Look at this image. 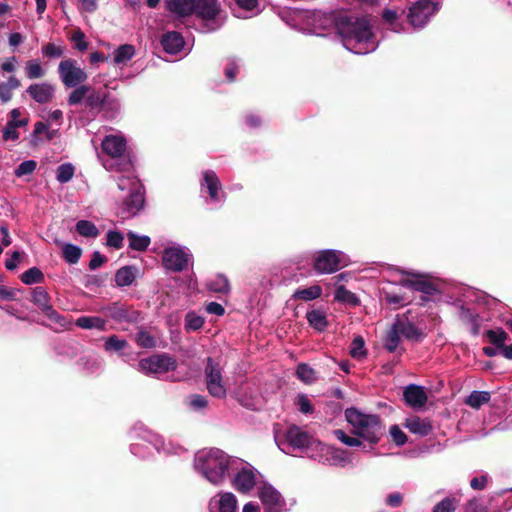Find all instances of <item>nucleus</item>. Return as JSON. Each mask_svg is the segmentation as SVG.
<instances>
[{
    "label": "nucleus",
    "mask_w": 512,
    "mask_h": 512,
    "mask_svg": "<svg viewBox=\"0 0 512 512\" xmlns=\"http://www.w3.org/2000/svg\"><path fill=\"white\" fill-rule=\"evenodd\" d=\"M296 376L306 384L316 380V372L306 363H300L296 368Z\"/></svg>",
    "instance_id": "46"
},
{
    "label": "nucleus",
    "mask_w": 512,
    "mask_h": 512,
    "mask_svg": "<svg viewBox=\"0 0 512 512\" xmlns=\"http://www.w3.org/2000/svg\"><path fill=\"white\" fill-rule=\"evenodd\" d=\"M130 438L133 440L130 450L137 457L146 458L152 454V450L168 452L164 440L143 426L134 427Z\"/></svg>",
    "instance_id": "8"
},
{
    "label": "nucleus",
    "mask_w": 512,
    "mask_h": 512,
    "mask_svg": "<svg viewBox=\"0 0 512 512\" xmlns=\"http://www.w3.org/2000/svg\"><path fill=\"white\" fill-rule=\"evenodd\" d=\"M200 193L207 203H212L215 207H221L226 198L221 181L213 170L202 172Z\"/></svg>",
    "instance_id": "12"
},
{
    "label": "nucleus",
    "mask_w": 512,
    "mask_h": 512,
    "mask_svg": "<svg viewBox=\"0 0 512 512\" xmlns=\"http://www.w3.org/2000/svg\"><path fill=\"white\" fill-rule=\"evenodd\" d=\"M127 239L129 241V247L135 251H145L150 243L151 239L147 235H139L133 231L127 233Z\"/></svg>",
    "instance_id": "35"
},
{
    "label": "nucleus",
    "mask_w": 512,
    "mask_h": 512,
    "mask_svg": "<svg viewBox=\"0 0 512 512\" xmlns=\"http://www.w3.org/2000/svg\"><path fill=\"white\" fill-rule=\"evenodd\" d=\"M296 405L303 414H311L314 411L313 405L309 397L305 394H299L296 399Z\"/></svg>",
    "instance_id": "59"
},
{
    "label": "nucleus",
    "mask_w": 512,
    "mask_h": 512,
    "mask_svg": "<svg viewBox=\"0 0 512 512\" xmlns=\"http://www.w3.org/2000/svg\"><path fill=\"white\" fill-rule=\"evenodd\" d=\"M306 319L309 325L318 332H323L328 326L326 313L320 309L307 311Z\"/></svg>",
    "instance_id": "29"
},
{
    "label": "nucleus",
    "mask_w": 512,
    "mask_h": 512,
    "mask_svg": "<svg viewBox=\"0 0 512 512\" xmlns=\"http://www.w3.org/2000/svg\"><path fill=\"white\" fill-rule=\"evenodd\" d=\"M194 2L195 0H165L166 9L178 17L193 14Z\"/></svg>",
    "instance_id": "26"
},
{
    "label": "nucleus",
    "mask_w": 512,
    "mask_h": 512,
    "mask_svg": "<svg viewBox=\"0 0 512 512\" xmlns=\"http://www.w3.org/2000/svg\"><path fill=\"white\" fill-rule=\"evenodd\" d=\"M176 368V359L165 353L143 358L137 365V370L146 376H157L174 371Z\"/></svg>",
    "instance_id": "14"
},
{
    "label": "nucleus",
    "mask_w": 512,
    "mask_h": 512,
    "mask_svg": "<svg viewBox=\"0 0 512 512\" xmlns=\"http://www.w3.org/2000/svg\"><path fill=\"white\" fill-rule=\"evenodd\" d=\"M25 75L28 79H40L46 75V70L42 67L38 59L28 60L24 68Z\"/></svg>",
    "instance_id": "39"
},
{
    "label": "nucleus",
    "mask_w": 512,
    "mask_h": 512,
    "mask_svg": "<svg viewBox=\"0 0 512 512\" xmlns=\"http://www.w3.org/2000/svg\"><path fill=\"white\" fill-rule=\"evenodd\" d=\"M402 273L411 275L413 277V279L402 280L401 281L402 286L411 288L415 291L424 293L426 295H433L435 293L436 288L434 287V285L432 283H430L429 281L421 278L418 274L411 273V272H404V271H402Z\"/></svg>",
    "instance_id": "24"
},
{
    "label": "nucleus",
    "mask_w": 512,
    "mask_h": 512,
    "mask_svg": "<svg viewBox=\"0 0 512 512\" xmlns=\"http://www.w3.org/2000/svg\"><path fill=\"white\" fill-rule=\"evenodd\" d=\"M455 505L451 498H445L437 503L433 509V512H454Z\"/></svg>",
    "instance_id": "64"
},
{
    "label": "nucleus",
    "mask_w": 512,
    "mask_h": 512,
    "mask_svg": "<svg viewBox=\"0 0 512 512\" xmlns=\"http://www.w3.org/2000/svg\"><path fill=\"white\" fill-rule=\"evenodd\" d=\"M403 397L407 405L414 409L422 408L427 402V394L422 386L410 384L404 388Z\"/></svg>",
    "instance_id": "22"
},
{
    "label": "nucleus",
    "mask_w": 512,
    "mask_h": 512,
    "mask_svg": "<svg viewBox=\"0 0 512 512\" xmlns=\"http://www.w3.org/2000/svg\"><path fill=\"white\" fill-rule=\"evenodd\" d=\"M3 139L5 141L12 140L16 141L19 138V132L17 131L16 125L14 122H7L5 127L3 128Z\"/></svg>",
    "instance_id": "63"
},
{
    "label": "nucleus",
    "mask_w": 512,
    "mask_h": 512,
    "mask_svg": "<svg viewBox=\"0 0 512 512\" xmlns=\"http://www.w3.org/2000/svg\"><path fill=\"white\" fill-rule=\"evenodd\" d=\"M49 294L45 288L38 286L32 290L31 301L52 321L60 323L62 317L54 310L49 303Z\"/></svg>",
    "instance_id": "20"
},
{
    "label": "nucleus",
    "mask_w": 512,
    "mask_h": 512,
    "mask_svg": "<svg viewBox=\"0 0 512 512\" xmlns=\"http://www.w3.org/2000/svg\"><path fill=\"white\" fill-rule=\"evenodd\" d=\"M73 88L74 90L68 96V104L73 106L86 101V96L90 92V86L83 83Z\"/></svg>",
    "instance_id": "42"
},
{
    "label": "nucleus",
    "mask_w": 512,
    "mask_h": 512,
    "mask_svg": "<svg viewBox=\"0 0 512 512\" xmlns=\"http://www.w3.org/2000/svg\"><path fill=\"white\" fill-rule=\"evenodd\" d=\"M138 269L134 266H124L117 270L115 274V284L118 287H127L135 281Z\"/></svg>",
    "instance_id": "27"
},
{
    "label": "nucleus",
    "mask_w": 512,
    "mask_h": 512,
    "mask_svg": "<svg viewBox=\"0 0 512 512\" xmlns=\"http://www.w3.org/2000/svg\"><path fill=\"white\" fill-rule=\"evenodd\" d=\"M348 264L347 256L339 250L319 251L314 258V269L318 274H331Z\"/></svg>",
    "instance_id": "15"
},
{
    "label": "nucleus",
    "mask_w": 512,
    "mask_h": 512,
    "mask_svg": "<svg viewBox=\"0 0 512 512\" xmlns=\"http://www.w3.org/2000/svg\"><path fill=\"white\" fill-rule=\"evenodd\" d=\"M81 249L73 244H66L63 247V257L69 264H75L81 257Z\"/></svg>",
    "instance_id": "55"
},
{
    "label": "nucleus",
    "mask_w": 512,
    "mask_h": 512,
    "mask_svg": "<svg viewBox=\"0 0 512 512\" xmlns=\"http://www.w3.org/2000/svg\"><path fill=\"white\" fill-rule=\"evenodd\" d=\"M55 88L47 82L31 84L26 93L37 103H48L54 96Z\"/></svg>",
    "instance_id": "21"
},
{
    "label": "nucleus",
    "mask_w": 512,
    "mask_h": 512,
    "mask_svg": "<svg viewBox=\"0 0 512 512\" xmlns=\"http://www.w3.org/2000/svg\"><path fill=\"white\" fill-rule=\"evenodd\" d=\"M350 355L357 360L363 359L366 356L365 342L361 336H357L353 339Z\"/></svg>",
    "instance_id": "53"
},
{
    "label": "nucleus",
    "mask_w": 512,
    "mask_h": 512,
    "mask_svg": "<svg viewBox=\"0 0 512 512\" xmlns=\"http://www.w3.org/2000/svg\"><path fill=\"white\" fill-rule=\"evenodd\" d=\"M345 418L351 426V433L369 444H377L384 432L381 420L376 414H366L357 408H347Z\"/></svg>",
    "instance_id": "4"
},
{
    "label": "nucleus",
    "mask_w": 512,
    "mask_h": 512,
    "mask_svg": "<svg viewBox=\"0 0 512 512\" xmlns=\"http://www.w3.org/2000/svg\"><path fill=\"white\" fill-rule=\"evenodd\" d=\"M390 436L397 446H403L407 442L406 434L397 425H392L389 429Z\"/></svg>",
    "instance_id": "61"
},
{
    "label": "nucleus",
    "mask_w": 512,
    "mask_h": 512,
    "mask_svg": "<svg viewBox=\"0 0 512 512\" xmlns=\"http://www.w3.org/2000/svg\"><path fill=\"white\" fill-rule=\"evenodd\" d=\"M206 287L209 291L215 293L228 294L230 292L229 280L222 274H218L214 278L210 279L206 283Z\"/></svg>",
    "instance_id": "31"
},
{
    "label": "nucleus",
    "mask_w": 512,
    "mask_h": 512,
    "mask_svg": "<svg viewBox=\"0 0 512 512\" xmlns=\"http://www.w3.org/2000/svg\"><path fill=\"white\" fill-rule=\"evenodd\" d=\"M103 155L99 160L107 171L126 173L117 178L119 190L127 192L117 210L122 219L136 216L144 206V187L140 180L132 175V161L126 152L127 142L122 135H107L101 142Z\"/></svg>",
    "instance_id": "1"
},
{
    "label": "nucleus",
    "mask_w": 512,
    "mask_h": 512,
    "mask_svg": "<svg viewBox=\"0 0 512 512\" xmlns=\"http://www.w3.org/2000/svg\"><path fill=\"white\" fill-rule=\"evenodd\" d=\"M400 341V333L397 327L394 325L388 332L385 337L384 346L389 352H394Z\"/></svg>",
    "instance_id": "54"
},
{
    "label": "nucleus",
    "mask_w": 512,
    "mask_h": 512,
    "mask_svg": "<svg viewBox=\"0 0 512 512\" xmlns=\"http://www.w3.org/2000/svg\"><path fill=\"white\" fill-rule=\"evenodd\" d=\"M123 234L118 231H109L107 233V245L115 249H120L123 246Z\"/></svg>",
    "instance_id": "62"
},
{
    "label": "nucleus",
    "mask_w": 512,
    "mask_h": 512,
    "mask_svg": "<svg viewBox=\"0 0 512 512\" xmlns=\"http://www.w3.org/2000/svg\"><path fill=\"white\" fill-rule=\"evenodd\" d=\"M334 299L337 302L352 306H357L360 303L358 297L353 292L347 290L343 285H337L334 293Z\"/></svg>",
    "instance_id": "38"
},
{
    "label": "nucleus",
    "mask_w": 512,
    "mask_h": 512,
    "mask_svg": "<svg viewBox=\"0 0 512 512\" xmlns=\"http://www.w3.org/2000/svg\"><path fill=\"white\" fill-rule=\"evenodd\" d=\"M75 168L71 163H63L56 170V179L59 183L65 184L72 180Z\"/></svg>",
    "instance_id": "47"
},
{
    "label": "nucleus",
    "mask_w": 512,
    "mask_h": 512,
    "mask_svg": "<svg viewBox=\"0 0 512 512\" xmlns=\"http://www.w3.org/2000/svg\"><path fill=\"white\" fill-rule=\"evenodd\" d=\"M258 497L264 507V512H283L285 500L281 493L270 483L263 481L258 487Z\"/></svg>",
    "instance_id": "17"
},
{
    "label": "nucleus",
    "mask_w": 512,
    "mask_h": 512,
    "mask_svg": "<svg viewBox=\"0 0 512 512\" xmlns=\"http://www.w3.org/2000/svg\"><path fill=\"white\" fill-rule=\"evenodd\" d=\"M337 440L348 447H360L363 445V440L355 435H348L345 431L337 429L333 431Z\"/></svg>",
    "instance_id": "44"
},
{
    "label": "nucleus",
    "mask_w": 512,
    "mask_h": 512,
    "mask_svg": "<svg viewBox=\"0 0 512 512\" xmlns=\"http://www.w3.org/2000/svg\"><path fill=\"white\" fill-rule=\"evenodd\" d=\"M79 365L87 373H96L103 368V360L94 354L86 355L80 358Z\"/></svg>",
    "instance_id": "34"
},
{
    "label": "nucleus",
    "mask_w": 512,
    "mask_h": 512,
    "mask_svg": "<svg viewBox=\"0 0 512 512\" xmlns=\"http://www.w3.org/2000/svg\"><path fill=\"white\" fill-rule=\"evenodd\" d=\"M487 337L491 344L501 350L505 346L508 334L503 329H494L487 331Z\"/></svg>",
    "instance_id": "50"
},
{
    "label": "nucleus",
    "mask_w": 512,
    "mask_h": 512,
    "mask_svg": "<svg viewBox=\"0 0 512 512\" xmlns=\"http://www.w3.org/2000/svg\"><path fill=\"white\" fill-rule=\"evenodd\" d=\"M322 295V288L319 285H312L306 288L297 289L293 298L296 300L312 301L319 298Z\"/></svg>",
    "instance_id": "36"
},
{
    "label": "nucleus",
    "mask_w": 512,
    "mask_h": 512,
    "mask_svg": "<svg viewBox=\"0 0 512 512\" xmlns=\"http://www.w3.org/2000/svg\"><path fill=\"white\" fill-rule=\"evenodd\" d=\"M205 377L209 394L215 398H225L227 390L223 383L221 368L212 358L207 359Z\"/></svg>",
    "instance_id": "18"
},
{
    "label": "nucleus",
    "mask_w": 512,
    "mask_h": 512,
    "mask_svg": "<svg viewBox=\"0 0 512 512\" xmlns=\"http://www.w3.org/2000/svg\"><path fill=\"white\" fill-rule=\"evenodd\" d=\"M76 325L82 329L105 330L106 321L97 316H81L76 320Z\"/></svg>",
    "instance_id": "32"
},
{
    "label": "nucleus",
    "mask_w": 512,
    "mask_h": 512,
    "mask_svg": "<svg viewBox=\"0 0 512 512\" xmlns=\"http://www.w3.org/2000/svg\"><path fill=\"white\" fill-rule=\"evenodd\" d=\"M106 94H101L90 87V92L86 96L85 105L90 109L102 108Z\"/></svg>",
    "instance_id": "51"
},
{
    "label": "nucleus",
    "mask_w": 512,
    "mask_h": 512,
    "mask_svg": "<svg viewBox=\"0 0 512 512\" xmlns=\"http://www.w3.org/2000/svg\"><path fill=\"white\" fill-rule=\"evenodd\" d=\"M240 12H235L237 18L246 19L259 13L258 0H235Z\"/></svg>",
    "instance_id": "30"
},
{
    "label": "nucleus",
    "mask_w": 512,
    "mask_h": 512,
    "mask_svg": "<svg viewBox=\"0 0 512 512\" xmlns=\"http://www.w3.org/2000/svg\"><path fill=\"white\" fill-rule=\"evenodd\" d=\"M491 395L488 391H473L466 398L465 403L474 409H479L482 405L490 401Z\"/></svg>",
    "instance_id": "40"
},
{
    "label": "nucleus",
    "mask_w": 512,
    "mask_h": 512,
    "mask_svg": "<svg viewBox=\"0 0 512 512\" xmlns=\"http://www.w3.org/2000/svg\"><path fill=\"white\" fill-rule=\"evenodd\" d=\"M65 52V47L62 45H56L55 43H47L42 46V56L48 59H56L62 57Z\"/></svg>",
    "instance_id": "49"
},
{
    "label": "nucleus",
    "mask_w": 512,
    "mask_h": 512,
    "mask_svg": "<svg viewBox=\"0 0 512 512\" xmlns=\"http://www.w3.org/2000/svg\"><path fill=\"white\" fill-rule=\"evenodd\" d=\"M193 255L184 246L173 244L166 247L162 253L163 267L172 272H182L192 264Z\"/></svg>",
    "instance_id": "11"
},
{
    "label": "nucleus",
    "mask_w": 512,
    "mask_h": 512,
    "mask_svg": "<svg viewBox=\"0 0 512 512\" xmlns=\"http://www.w3.org/2000/svg\"><path fill=\"white\" fill-rule=\"evenodd\" d=\"M236 457L228 455L221 449H202L195 454V470L210 484L221 486L230 476Z\"/></svg>",
    "instance_id": "3"
},
{
    "label": "nucleus",
    "mask_w": 512,
    "mask_h": 512,
    "mask_svg": "<svg viewBox=\"0 0 512 512\" xmlns=\"http://www.w3.org/2000/svg\"><path fill=\"white\" fill-rule=\"evenodd\" d=\"M442 7L441 0H418L408 10L407 20L415 29L424 28Z\"/></svg>",
    "instance_id": "10"
},
{
    "label": "nucleus",
    "mask_w": 512,
    "mask_h": 512,
    "mask_svg": "<svg viewBox=\"0 0 512 512\" xmlns=\"http://www.w3.org/2000/svg\"><path fill=\"white\" fill-rule=\"evenodd\" d=\"M102 110L106 118L114 119L121 111V102L119 99L106 94Z\"/></svg>",
    "instance_id": "37"
},
{
    "label": "nucleus",
    "mask_w": 512,
    "mask_h": 512,
    "mask_svg": "<svg viewBox=\"0 0 512 512\" xmlns=\"http://www.w3.org/2000/svg\"><path fill=\"white\" fill-rule=\"evenodd\" d=\"M135 54V49L130 44H124L118 47L114 52L115 64H126Z\"/></svg>",
    "instance_id": "41"
},
{
    "label": "nucleus",
    "mask_w": 512,
    "mask_h": 512,
    "mask_svg": "<svg viewBox=\"0 0 512 512\" xmlns=\"http://www.w3.org/2000/svg\"><path fill=\"white\" fill-rule=\"evenodd\" d=\"M76 231L83 237L95 238L99 234L98 228L88 220H79L76 223Z\"/></svg>",
    "instance_id": "43"
},
{
    "label": "nucleus",
    "mask_w": 512,
    "mask_h": 512,
    "mask_svg": "<svg viewBox=\"0 0 512 512\" xmlns=\"http://www.w3.org/2000/svg\"><path fill=\"white\" fill-rule=\"evenodd\" d=\"M382 19L389 26V29L395 33H404L406 28L400 21V15L397 10L386 8L382 12Z\"/></svg>",
    "instance_id": "28"
},
{
    "label": "nucleus",
    "mask_w": 512,
    "mask_h": 512,
    "mask_svg": "<svg viewBox=\"0 0 512 512\" xmlns=\"http://www.w3.org/2000/svg\"><path fill=\"white\" fill-rule=\"evenodd\" d=\"M21 281L26 285L41 283L44 281V274L39 268L32 267L21 275Z\"/></svg>",
    "instance_id": "45"
},
{
    "label": "nucleus",
    "mask_w": 512,
    "mask_h": 512,
    "mask_svg": "<svg viewBox=\"0 0 512 512\" xmlns=\"http://www.w3.org/2000/svg\"><path fill=\"white\" fill-rule=\"evenodd\" d=\"M231 485L241 494L250 493L257 484L263 483L261 473L247 461L236 457L231 469Z\"/></svg>",
    "instance_id": "7"
},
{
    "label": "nucleus",
    "mask_w": 512,
    "mask_h": 512,
    "mask_svg": "<svg viewBox=\"0 0 512 512\" xmlns=\"http://www.w3.org/2000/svg\"><path fill=\"white\" fill-rule=\"evenodd\" d=\"M193 14L197 18L196 29L201 33L215 32L224 25L217 0H195Z\"/></svg>",
    "instance_id": "6"
},
{
    "label": "nucleus",
    "mask_w": 512,
    "mask_h": 512,
    "mask_svg": "<svg viewBox=\"0 0 512 512\" xmlns=\"http://www.w3.org/2000/svg\"><path fill=\"white\" fill-rule=\"evenodd\" d=\"M37 168L35 160L23 161L14 171L16 177L21 178L26 175H31Z\"/></svg>",
    "instance_id": "57"
},
{
    "label": "nucleus",
    "mask_w": 512,
    "mask_h": 512,
    "mask_svg": "<svg viewBox=\"0 0 512 512\" xmlns=\"http://www.w3.org/2000/svg\"><path fill=\"white\" fill-rule=\"evenodd\" d=\"M395 326L397 327L400 335L408 340L419 341L423 337L422 332L413 323L398 322Z\"/></svg>",
    "instance_id": "33"
},
{
    "label": "nucleus",
    "mask_w": 512,
    "mask_h": 512,
    "mask_svg": "<svg viewBox=\"0 0 512 512\" xmlns=\"http://www.w3.org/2000/svg\"><path fill=\"white\" fill-rule=\"evenodd\" d=\"M320 441L314 439L310 434L298 426H291L286 432V446L287 448L278 446L285 453L299 452L307 457H314L316 451V444Z\"/></svg>",
    "instance_id": "9"
},
{
    "label": "nucleus",
    "mask_w": 512,
    "mask_h": 512,
    "mask_svg": "<svg viewBox=\"0 0 512 512\" xmlns=\"http://www.w3.org/2000/svg\"><path fill=\"white\" fill-rule=\"evenodd\" d=\"M405 428H407L412 434L420 437L429 435L432 431V424L430 420L426 418H420L419 416H410L406 418Z\"/></svg>",
    "instance_id": "25"
},
{
    "label": "nucleus",
    "mask_w": 512,
    "mask_h": 512,
    "mask_svg": "<svg viewBox=\"0 0 512 512\" xmlns=\"http://www.w3.org/2000/svg\"><path fill=\"white\" fill-rule=\"evenodd\" d=\"M184 44L183 36L176 31L166 32L161 37V45L168 54H177L184 48Z\"/></svg>",
    "instance_id": "23"
},
{
    "label": "nucleus",
    "mask_w": 512,
    "mask_h": 512,
    "mask_svg": "<svg viewBox=\"0 0 512 512\" xmlns=\"http://www.w3.org/2000/svg\"><path fill=\"white\" fill-rule=\"evenodd\" d=\"M337 34L342 45L357 55L374 52L379 46L372 24L366 16L339 14Z\"/></svg>",
    "instance_id": "2"
},
{
    "label": "nucleus",
    "mask_w": 512,
    "mask_h": 512,
    "mask_svg": "<svg viewBox=\"0 0 512 512\" xmlns=\"http://www.w3.org/2000/svg\"><path fill=\"white\" fill-rule=\"evenodd\" d=\"M459 317L464 323H470L472 325L473 333L477 334L478 332V323L477 317L474 315L469 309L466 307H461L459 311Z\"/></svg>",
    "instance_id": "58"
},
{
    "label": "nucleus",
    "mask_w": 512,
    "mask_h": 512,
    "mask_svg": "<svg viewBox=\"0 0 512 512\" xmlns=\"http://www.w3.org/2000/svg\"><path fill=\"white\" fill-rule=\"evenodd\" d=\"M57 73L66 88L76 87L85 83L88 79L86 71L73 58L61 60L57 67Z\"/></svg>",
    "instance_id": "16"
},
{
    "label": "nucleus",
    "mask_w": 512,
    "mask_h": 512,
    "mask_svg": "<svg viewBox=\"0 0 512 512\" xmlns=\"http://www.w3.org/2000/svg\"><path fill=\"white\" fill-rule=\"evenodd\" d=\"M71 41L74 43V48L80 52H84L88 49V42L85 41V35L79 29L73 32Z\"/></svg>",
    "instance_id": "60"
},
{
    "label": "nucleus",
    "mask_w": 512,
    "mask_h": 512,
    "mask_svg": "<svg viewBox=\"0 0 512 512\" xmlns=\"http://www.w3.org/2000/svg\"><path fill=\"white\" fill-rule=\"evenodd\" d=\"M293 20L295 23L290 24L307 34L325 36L331 30L337 31L338 15L333 12L322 11H295Z\"/></svg>",
    "instance_id": "5"
},
{
    "label": "nucleus",
    "mask_w": 512,
    "mask_h": 512,
    "mask_svg": "<svg viewBox=\"0 0 512 512\" xmlns=\"http://www.w3.org/2000/svg\"><path fill=\"white\" fill-rule=\"evenodd\" d=\"M126 347H128V342L116 335L109 336L104 343V349L108 352L120 353Z\"/></svg>",
    "instance_id": "48"
},
{
    "label": "nucleus",
    "mask_w": 512,
    "mask_h": 512,
    "mask_svg": "<svg viewBox=\"0 0 512 512\" xmlns=\"http://www.w3.org/2000/svg\"><path fill=\"white\" fill-rule=\"evenodd\" d=\"M312 458L323 465L345 467L352 463L353 454L345 449L319 442L316 444L315 456Z\"/></svg>",
    "instance_id": "13"
},
{
    "label": "nucleus",
    "mask_w": 512,
    "mask_h": 512,
    "mask_svg": "<svg viewBox=\"0 0 512 512\" xmlns=\"http://www.w3.org/2000/svg\"><path fill=\"white\" fill-rule=\"evenodd\" d=\"M209 512H237V497L228 491H221L210 498L208 503Z\"/></svg>",
    "instance_id": "19"
},
{
    "label": "nucleus",
    "mask_w": 512,
    "mask_h": 512,
    "mask_svg": "<svg viewBox=\"0 0 512 512\" xmlns=\"http://www.w3.org/2000/svg\"><path fill=\"white\" fill-rule=\"evenodd\" d=\"M204 318L195 312H188L185 317V329L187 331H197L202 328Z\"/></svg>",
    "instance_id": "52"
},
{
    "label": "nucleus",
    "mask_w": 512,
    "mask_h": 512,
    "mask_svg": "<svg viewBox=\"0 0 512 512\" xmlns=\"http://www.w3.org/2000/svg\"><path fill=\"white\" fill-rule=\"evenodd\" d=\"M135 341L138 346L146 349L153 348L156 344L154 337L145 330H140L136 333Z\"/></svg>",
    "instance_id": "56"
}]
</instances>
